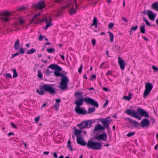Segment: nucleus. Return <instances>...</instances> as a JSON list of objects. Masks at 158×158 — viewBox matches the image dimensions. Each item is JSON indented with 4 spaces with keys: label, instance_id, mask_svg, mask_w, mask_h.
<instances>
[{
    "label": "nucleus",
    "instance_id": "f257e3e1",
    "mask_svg": "<svg viewBox=\"0 0 158 158\" xmlns=\"http://www.w3.org/2000/svg\"><path fill=\"white\" fill-rule=\"evenodd\" d=\"M77 143L83 146L87 145V147L89 149L94 150H99L102 148V145L100 143L94 142L93 141L89 140L87 143L83 140L81 136L77 137Z\"/></svg>",
    "mask_w": 158,
    "mask_h": 158
},
{
    "label": "nucleus",
    "instance_id": "f03ea898",
    "mask_svg": "<svg viewBox=\"0 0 158 158\" xmlns=\"http://www.w3.org/2000/svg\"><path fill=\"white\" fill-rule=\"evenodd\" d=\"M84 101H85V102L87 104L91 105L96 107H98L99 106L97 102L93 99L89 97H87L85 98H82L78 99V100H76L74 102V103L76 105V107H80L82 106Z\"/></svg>",
    "mask_w": 158,
    "mask_h": 158
},
{
    "label": "nucleus",
    "instance_id": "7ed1b4c3",
    "mask_svg": "<svg viewBox=\"0 0 158 158\" xmlns=\"http://www.w3.org/2000/svg\"><path fill=\"white\" fill-rule=\"evenodd\" d=\"M57 89L48 84H44L40 87V90H36V92L41 95H44L46 92L51 94H55Z\"/></svg>",
    "mask_w": 158,
    "mask_h": 158
},
{
    "label": "nucleus",
    "instance_id": "20e7f679",
    "mask_svg": "<svg viewBox=\"0 0 158 158\" xmlns=\"http://www.w3.org/2000/svg\"><path fill=\"white\" fill-rule=\"evenodd\" d=\"M126 120H128L129 121V123L130 124L132 125L134 128H138L141 126L142 127L144 128L145 127H148L150 125V122L149 120L146 118L143 119L141 121L140 124L136 121H135L132 119L127 118H126Z\"/></svg>",
    "mask_w": 158,
    "mask_h": 158
},
{
    "label": "nucleus",
    "instance_id": "39448f33",
    "mask_svg": "<svg viewBox=\"0 0 158 158\" xmlns=\"http://www.w3.org/2000/svg\"><path fill=\"white\" fill-rule=\"evenodd\" d=\"M48 68L56 70L54 72L55 76L57 77H61L62 78V75H64L60 73V71L62 70V68L56 64H51L48 67Z\"/></svg>",
    "mask_w": 158,
    "mask_h": 158
},
{
    "label": "nucleus",
    "instance_id": "423d86ee",
    "mask_svg": "<svg viewBox=\"0 0 158 158\" xmlns=\"http://www.w3.org/2000/svg\"><path fill=\"white\" fill-rule=\"evenodd\" d=\"M69 81L68 78L65 75H62L61 81L60 83L59 87L62 90L68 88V83Z\"/></svg>",
    "mask_w": 158,
    "mask_h": 158
},
{
    "label": "nucleus",
    "instance_id": "0eeeda50",
    "mask_svg": "<svg viewBox=\"0 0 158 158\" xmlns=\"http://www.w3.org/2000/svg\"><path fill=\"white\" fill-rule=\"evenodd\" d=\"M11 15V14L8 11L2 12L0 17L1 21L3 23H7L10 19L9 17Z\"/></svg>",
    "mask_w": 158,
    "mask_h": 158
},
{
    "label": "nucleus",
    "instance_id": "6e6552de",
    "mask_svg": "<svg viewBox=\"0 0 158 158\" xmlns=\"http://www.w3.org/2000/svg\"><path fill=\"white\" fill-rule=\"evenodd\" d=\"M93 122L91 120H87L83 121L77 125L80 128L83 129L84 128H90Z\"/></svg>",
    "mask_w": 158,
    "mask_h": 158
},
{
    "label": "nucleus",
    "instance_id": "1a4fd4ad",
    "mask_svg": "<svg viewBox=\"0 0 158 158\" xmlns=\"http://www.w3.org/2000/svg\"><path fill=\"white\" fill-rule=\"evenodd\" d=\"M125 113L131 116L134 117L139 120L141 119V116L139 115L136 111H132V109H128L126 111Z\"/></svg>",
    "mask_w": 158,
    "mask_h": 158
},
{
    "label": "nucleus",
    "instance_id": "9d476101",
    "mask_svg": "<svg viewBox=\"0 0 158 158\" xmlns=\"http://www.w3.org/2000/svg\"><path fill=\"white\" fill-rule=\"evenodd\" d=\"M153 85L151 83L147 82L146 83L145 90L143 93V97L144 98L147 97L150 91L153 88Z\"/></svg>",
    "mask_w": 158,
    "mask_h": 158
},
{
    "label": "nucleus",
    "instance_id": "9b49d317",
    "mask_svg": "<svg viewBox=\"0 0 158 158\" xmlns=\"http://www.w3.org/2000/svg\"><path fill=\"white\" fill-rule=\"evenodd\" d=\"M99 121L102 122L105 128L108 129L110 124L111 123L112 120L110 117H107L104 118H101Z\"/></svg>",
    "mask_w": 158,
    "mask_h": 158
},
{
    "label": "nucleus",
    "instance_id": "f8f14e48",
    "mask_svg": "<svg viewBox=\"0 0 158 158\" xmlns=\"http://www.w3.org/2000/svg\"><path fill=\"white\" fill-rule=\"evenodd\" d=\"M54 2H56L61 3H65V5L62 6L63 9L64 10L66 8L68 7L72 4V2L70 0H54Z\"/></svg>",
    "mask_w": 158,
    "mask_h": 158
},
{
    "label": "nucleus",
    "instance_id": "ddd939ff",
    "mask_svg": "<svg viewBox=\"0 0 158 158\" xmlns=\"http://www.w3.org/2000/svg\"><path fill=\"white\" fill-rule=\"evenodd\" d=\"M34 6L35 8L40 10L44 8L45 6L44 0H40L38 3L35 4L34 5Z\"/></svg>",
    "mask_w": 158,
    "mask_h": 158
},
{
    "label": "nucleus",
    "instance_id": "4468645a",
    "mask_svg": "<svg viewBox=\"0 0 158 158\" xmlns=\"http://www.w3.org/2000/svg\"><path fill=\"white\" fill-rule=\"evenodd\" d=\"M95 138L98 141L102 140L104 141H106L107 139V135L105 133H103L95 136Z\"/></svg>",
    "mask_w": 158,
    "mask_h": 158
},
{
    "label": "nucleus",
    "instance_id": "2eb2a0df",
    "mask_svg": "<svg viewBox=\"0 0 158 158\" xmlns=\"http://www.w3.org/2000/svg\"><path fill=\"white\" fill-rule=\"evenodd\" d=\"M75 112L79 114H85L87 112L85 110L83 109L81 107H75Z\"/></svg>",
    "mask_w": 158,
    "mask_h": 158
},
{
    "label": "nucleus",
    "instance_id": "dca6fc26",
    "mask_svg": "<svg viewBox=\"0 0 158 158\" xmlns=\"http://www.w3.org/2000/svg\"><path fill=\"white\" fill-rule=\"evenodd\" d=\"M137 111L142 116L144 117H149V114L143 109L141 108H139Z\"/></svg>",
    "mask_w": 158,
    "mask_h": 158
},
{
    "label": "nucleus",
    "instance_id": "f3484780",
    "mask_svg": "<svg viewBox=\"0 0 158 158\" xmlns=\"http://www.w3.org/2000/svg\"><path fill=\"white\" fill-rule=\"evenodd\" d=\"M118 63L120 66L121 70H124L125 69V66L126 64L124 60L122 59L120 57H118Z\"/></svg>",
    "mask_w": 158,
    "mask_h": 158
},
{
    "label": "nucleus",
    "instance_id": "a211bd4d",
    "mask_svg": "<svg viewBox=\"0 0 158 158\" xmlns=\"http://www.w3.org/2000/svg\"><path fill=\"white\" fill-rule=\"evenodd\" d=\"M147 14L150 19L152 21L154 20L156 15L153 13L152 11L148 10L147 11Z\"/></svg>",
    "mask_w": 158,
    "mask_h": 158
},
{
    "label": "nucleus",
    "instance_id": "6ab92c4d",
    "mask_svg": "<svg viewBox=\"0 0 158 158\" xmlns=\"http://www.w3.org/2000/svg\"><path fill=\"white\" fill-rule=\"evenodd\" d=\"M104 127L103 126L98 124L95 126L94 131H97L100 130H104Z\"/></svg>",
    "mask_w": 158,
    "mask_h": 158
},
{
    "label": "nucleus",
    "instance_id": "aec40b11",
    "mask_svg": "<svg viewBox=\"0 0 158 158\" xmlns=\"http://www.w3.org/2000/svg\"><path fill=\"white\" fill-rule=\"evenodd\" d=\"M42 13H38L37 14H35L34 16L31 19V22L32 23L34 22L35 20L36 19L37 20H39V17L41 15Z\"/></svg>",
    "mask_w": 158,
    "mask_h": 158
},
{
    "label": "nucleus",
    "instance_id": "412c9836",
    "mask_svg": "<svg viewBox=\"0 0 158 158\" xmlns=\"http://www.w3.org/2000/svg\"><path fill=\"white\" fill-rule=\"evenodd\" d=\"M20 46L19 40L17 39L15 42L14 46L15 50H18Z\"/></svg>",
    "mask_w": 158,
    "mask_h": 158
},
{
    "label": "nucleus",
    "instance_id": "4be33fe9",
    "mask_svg": "<svg viewBox=\"0 0 158 158\" xmlns=\"http://www.w3.org/2000/svg\"><path fill=\"white\" fill-rule=\"evenodd\" d=\"M45 20L46 21V25L48 27L52 26L53 25L51 23V22L52 21V19H51L50 18L49 19V21H48L47 19V18H45Z\"/></svg>",
    "mask_w": 158,
    "mask_h": 158
},
{
    "label": "nucleus",
    "instance_id": "5701e85b",
    "mask_svg": "<svg viewBox=\"0 0 158 158\" xmlns=\"http://www.w3.org/2000/svg\"><path fill=\"white\" fill-rule=\"evenodd\" d=\"M82 132V131L81 130L76 129L74 131V134L77 136H81L80 134Z\"/></svg>",
    "mask_w": 158,
    "mask_h": 158
},
{
    "label": "nucleus",
    "instance_id": "b1692460",
    "mask_svg": "<svg viewBox=\"0 0 158 158\" xmlns=\"http://www.w3.org/2000/svg\"><path fill=\"white\" fill-rule=\"evenodd\" d=\"M152 7L154 9L158 11V2H156L152 5Z\"/></svg>",
    "mask_w": 158,
    "mask_h": 158
},
{
    "label": "nucleus",
    "instance_id": "393cba45",
    "mask_svg": "<svg viewBox=\"0 0 158 158\" xmlns=\"http://www.w3.org/2000/svg\"><path fill=\"white\" fill-rule=\"evenodd\" d=\"M26 48H22V47L20 48V49L18 52L19 53V55L22 54H23L26 51Z\"/></svg>",
    "mask_w": 158,
    "mask_h": 158
},
{
    "label": "nucleus",
    "instance_id": "a878e982",
    "mask_svg": "<svg viewBox=\"0 0 158 158\" xmlns=\"http://www.w3.org/2000/svg\"><path fill=\"white\" fill-rule=\"evenodd\" d=\"M11 70L13 73V78L16 77L18 76V74L16 72V69H13Z\"/></svg>",
    "mask_w": 158,
    "mask_h": 158
},
{
    "label": "nucleus",
    "instance_id": "bb28decb",
    "mask_svg": "<svg viewBox=\"0 0 158 158\" xmlns=\"http://www.w3.org/2000/svg\"><path fill=\"white\" fill-rule=\"evenodd\" d=\"M108 33L109 34V37H110V42H112L113 41V38H114V35L110 31H108Z\"/></svg>",
    "mask_w": 158,
    "mask_h": 158
},
{
    "label": "nucleus",
    "instance_id": "cd10ccee",
    "mask_svg": "<svg viewBox=\"0 0 158 158\" xmlns=\"http://www.w3.org/2000/svg\"><path fill=\"white\" fill-rule=\"evenodd\" d=\"M95 108L94 107L89 108L87 112L88 114H90L95 111Z\"/></svg>",
    "mask_w": 158,
    "mask_h": 158
},
{
    "label": "nucleus",
    "instance_id": "c85d7f7f",
    "mask_svg": "<svg viewBox=\"0 0 158 158\" xmlns=\"http://www.w3.org/2000/svg\"><path fill=\"white\" fill-rule=\"evenodd\" d=\"M36 52V50L34 48H32L29 50H28L26 52L27 54H32Z\"/></svg>",
    "mask_w": 158,
    "mask_h": 158
},
{
    "label": "nucleus",
    "instance_id": "c756f323",
    "mask_svg": "<svg viewBox=\"0 0 158 158\" xmlns=\"http://www.w3.org/2000/svg\"><path fill=\"white\" fill-rule=\"evenodd\" d=\"M97 19L96 17H94L93 19V22L91 25V26H97Z\"/></svg>",
    "mask_w": 158,
    "mask_h": 158
},
{
    "label": "nucleus",
    "instance_id": "7c9ffc66",
    "mask_svg": "<svg viewBox=\"0 0 158 158\" xmlns=\"http://www.w3.org/2000/svg\"><path fill=\"white\" fill-rule=\"evenodd\" d=\"M145 28L144 26H141L140 27V32L142 34H145Z\"/></svg>",
    "mask_w": 158,
    "mask_h": 158
},
{
    "label": "nucleus",
    "instance_id": "2f4dec72",
    "mask_svg": "<svg viewBox=\"0 0 158 158\" xmlns=\"http://www.w3.org/2000/svg\"><path fill=\"white\" fill-rule=\"evenodd\" d=\"M69 14L70 15L74 14L76 12V11L73 7H72L71 9H70L69 11Z\"/></svg>",
    "mask_w": 158,
    "mask_h": 158
},
{
    "label": "nucleus",
    "instance_id": "473e14b6",
    "mask_svg": "<svg viewBox=\"0 0 158 158\" xmlns=\"http://www.w3.org/2000/svg\"><path fill=\"white\" fill-rule=\"evenodd\" d=\"M37 73L38 77L40 79H42L43 77V75L42 74L41 71L40 70H38Z\"/></svg>",
    "mask_w": 158,
    "mask_h": 158
},
{
    "label": "nucleus",
    "instance_id": "72a5a7b5",
    "mask_svg": "<svg viewBox=\"0 0 158 158\" xmlns=\"http://www.w3.org/2000/svg\"><path fill=\"white\" fill-rule=\"evenodd\" d=\"M143 20L145 22L147 25L148 26H151L150 23L148 22L147 19L145 17H143Z\"/></svg>",
    "mask_w": 158,
    "mask_h": 158
},
{
    "label": "nucleus",
    "instance_id": "f704fd0d",
    "mask_svg": "<svg viewBox=\"0 0 158 158\" xmlns=\"http://www.w3.org/2000/svg\"><path fill=\"white\" fill-rule=\"evenodd\" d=\"M135 131L130 132L127 134V136L128 137H130L132 135H133L135 134Z\"/></svg>",
    "mask_w": 158,
    "mask_h": 158
},
{
    "label": "nucleus",
    "instance_id": "c9c22d12",
    "mask_svg": "<svg viewBox=\"0 0 158 158\" xmlns=\"http://www.w3.org/2000/svg\"><path fill=\"white\" fill-rule=\"evenodd\" d=\"M46 50L48 52L51 53H52L54 50V48H47L46 49Z\"/></svg>",
    "mask_w": 158,
    "mask_h": 158
},
{
    "label": "nucleus",
    "instance_id": "e433bc0d",
    "mask_svg": "<svg viewBox=\"0 0 158 158\" xmlns=\"http://www.w3.org/2000/svg\"><path fill=\"white\" fill-rule=\"evenodd\" d=\"M82 95V94L80 92H76L75 94V96H79V97H80Z\"/></svg>",
    "mask_w": 158,
    "mask_h": 158
},
{
    "label": "nucleus",
    "instance_id": "4c0bfd02",
    "mask_svg": "<svg viewBox=\"0 0 158 158\" xmlns=\"http://www.w3.org/2000/svg\"><path fill=\"white\" fill-rule=\"evenodd\" d=\"M106 74L107 76L108 75H112L113 74L112 72V71L109 70L106 73Z\"/></svg>",
    "mask_w": 158,
    "mask_h": 158
},
{
    "label": "nucleus",
    "instance_id": "58836bf2",
    "mask_svg": "<svg viewBox=\"0 0 158 158\" xmlns=\"http://www.w3.org/2000/svg\"><path fill=\"white\" fill-rule=\"evenodd\" d=\"M138 28V26L136 25L135 26L132 27L131 28V30L132 31H135Z\"/></svg>",
    "mask_w": 158,
    "mask_h": 158
},
{
    "label": "nucleus",
    "instance_id": "ea45409f",
    "mask_svg": "<svg viewBox=\"0 0 158 158\" xmlns=\"http://www.w3.org/2000/svg\"><path fill=\"white\" fill-rule=\"evenodd\" d=\"M52 72L50 71V70L48 69H47L46 71V74L47 76H49L50 75L51 73H52Z\"/></svg>",
    "mask_w": 158,
    "mask_h": 158
},
{
    "label": "nucleus",
    "instance_id": "a19ab883",
    "mask_svg": "<svg viewBox=\"0 0 158 158\" xmlns=\"http://www.w3.org/2000/svg\"><path fill=\"white\" fill-rule=\"evenodd\" d=\"M92 44L93 46H94L96 43V40L95 39H93L92 40Z\"/></svg>",
    "mask_w": 158,
    "mask_h": 158
},
{
    "label": "nucleus",
    "instance_id": "79ce46f5",
    "mask_svg": "<svg viewBox=\"0 0 158 158\" xmlns=\"http://www.w3.org/2000/svg\"><path fill=\"white\" fill-rule=\"evenodd\" d=\"M83 64H81V66H80V67L78 69V71L79 73H81V72L82 70V69H83Z\"/></svg>",
    "mask_w": 158,
    "mask_h": 158
},
{
    "label": "nucleus",
    "instance_id": "37998d69",
    "mask_svg": "<svg viewBox=\"0 0 158 158\" xmlns=\"http://www.w3.org/2000/svg\"><path fill=\"white\" fill-rule=\"evenodd\" d=\"M19 53H18V52L16 53L13 54L12 55L11 58H14V57H15V56H19Z\"/></svg>",
    "mask_w": 158,
    "mask_h": 158
},
{
    "label": "nucleus",
    "instance_id": "c03bdc74",
    "mask_svg": "<svg viewBox=\"0 0 158 158\" xmlns=\"http://www.w3.org/2000/svg\"><path fill=\"white\" fill-rule=\"evenodd\" d=\"M113 26L114 24L113 23H111L109 24L108 27L110 29H112L113 28Z\"/></svg>",
    "mask_w": 158,
    "mask_h": 158
},
{
    "label": "nucleus",
    "instance_id": "a18cd8bd",
    "mask_svg": "<svg viewBox=\"0 0 158 158\" xmlns=\"http://www.w3.org/2000/svg\"><path fill=\"white\" fill-rule=\"evenodd\" d=\"M6 77L9 78H10L11 77V75L9 73H6L5 74Z\"/></svg>",
    "mask_w": 158,
    "mask_h": 158
},
{
    "label": "nucleus",
    "instance_id": "49530a36",
    "mask_svg": "<svg viewBox=\"0 0 158 158\" xmlns=\"http://www.w3.org/2000/svg\"><path fill=\"white\" fill-rule=\"evenodd\" d=\"M11 124L12 127L15 128L17 129V126L15 125V124L13 123H11Z\"/></svg>",
    "mask_w": 158,
    "mask_h": 158
},
{
    "label": "nucleus",
    "instance_id": "de8ad7c7",
    "mask_svg": "<svg viewBox=\"0 0 158 158\" xmlns=\"http://www.w3.org/2000/svg\"><path fill=\"white\" fill-rule=\"evenodd\" d=\"M152 68L153 69L156 71H158V68L156 66H152Z\"/></svg>",
    "mask_w": 158,
    "mask_h": 158
},
{
    "label": "nucleus",
    "instance_id": "09e8293b",
    "mask_svg": "<svg viewBox=\"0 0 158 158\" xmlns=\"http://www.w3.org/2000/svg\"><path fill=\"white\" fill-rule=\"evenodd\" d=\"M40 117L38 116L36 117L35 119V121L36 123H37L40 119Z\"/></svg>",
    "mask_w": 158,
    "mask_h": 158
},
{
    "label": "nucleus",
    "instance_id": "8fccbe9b",
    "mask_svg": "<svg viewBox=\"0 0 158 158\" xmlns=\"http://www.w3.org/2000/svg\"><path fill=\"white\" fill-rule=\"evenodd\" d=\"M105 62H102L101 64L100 65V68H105V67H104L103 66V65L105 64Z\"/></svg>",
    "mask_w": 158,
    "mask_h": 158
},
{
    "label": "nucleus",
    "instance_id": "3c124183",
    "mask_svg": "<svg viewBox=\"0 0 158 158\" xmlns=\"http://www.w3.org/2000/svg\"><path fill=\"white\" fill-rule=\"evenodd\" d=\"M123 98L127 100L128 101H129L131 99V98L128 96H124L123 97Z\"/></svg>",
    "mask_w": 158,
    "mask_h": 158
},
{
    "label": "nucleus",
    "instance_id": "603ef678",
    "mask_svg": "<svg viewBox=\"0 0 158 158\" xmlns=\"http://www.w3.org/2000/svg\"><path fill=\"white\" fill-rule=\"evenodd\" d=\"M19 23L20 24H22L23 23L24 20L23 19H20L18 21Z\"/></svg>",
    "mask_w": 158,
    "mask_h": 158
},
{
    "label": "nucleus",
    "instance_id": "864d4df0",
    "mask_svg": "<svg viewBox=\"0 0 158 158\" xmlns=\"http://www.w3.org/2000/svg\"><path fill=\"white\" fill-rule=\"evenodd\" d=\"M44 38V36H42L40 35L39 37V40L40 41H42Z\"/></svg>",
    "mask_w": 158,
    "mask_h": 158
},
{
    "label": "nucleus",
    "instance_id": "5fc2aeb1",
    "mask_svg": "<svg viewBox=\"0 0 158 158\" xmlns=\"http://www.w3.org/2000/svg\"><path fill=\"white\" fill-rule=\"evenodd\" d=\"M25 7L23 6H22L19 8L18 9V10H23V9H24L25 8Z\"/></svg>",
    "mask_w": 158,
    "mask_h": 158
},
{
    "label": "nucleus",
    "instance_id": "6e6d98bb",
    "mask_svg": "<svg viewBox=\"0 0 158 158\" xmlns=\"http://www.w3.org/2000/svg\"><path fill=\"white\" fill-rule=\"evenodd\" d=\"M96 75H95L94 74H93V75H92V76L91 77V80H92L93 79H95L96 78Z\"/></svg>",
    "mask_w": 158,
    "mask_h": 158
},
{
    "label": "nucleus",
    "instance_id": "4d7b16f0",
    "mask_svg": "<svg viewBox=\"0 0 158 158\" xmlns=\"http://www.w3.org/2000/svg\"><path fill=\"white\" fill-rule=\"evenodd\" d=\"M53 156L54 157L57 158V155L56 152H54L53 154Z\"/></svg>",
    "mask_w": 158,
    "mask_h": 158
},
{
    "label": "nucleus",
    "instance_id": "13d9d810",
    "mask_svg": "<svg viewBox=\"0 0 158 158\" xmlns=\"http://www.w3.org/2000/svg\"><path fill=\"white\" fill-rule=\"evenodd\" d=\"M71 145V141L70 140H69L68 141V144L67 147H68Z\"/></svg>",
    "mask_w": 158,
    "mask_h": 158
},
{
    "label": "nucleus",
    "instance_id": "bf43d9fd",
    "mask_svg": "<svg viewBox=\"0 0 158 158\" xmlns=\"http://www.w3.org/2000/svg\"><path fill=\"white\" fill-rule=\"evenodd\" d=\"M60 102L61 100L60 99H57L56 101V103H60Z\"/></svg>",
    "mask_w": 158,
    "mask_h": 158
},
{
    "label": "nucleus",
    "instance_id": "052dcab7",
    "mask_svg": "<svg viewBox=\"0 0 158 158\" xmlns=\"http://www.w3.org/2000/svg\"><path fill=\"white\" fill-rule=\"evenodd\" d=\"M67 148H68L70 150H71V151H72L73 150V148L71 146H69L68 147H67Z\"/></svg>",
    "mask_w": 158,
    "mask_h": 158
},
{
    "label": "nucleus",
    "instance_id": "680f3d73",
    "mask_svg": "<svg viewBox=\"0 0 158 158\" xmlns=\"http://www.w3.org/2000/svg\"><path fill=\"white\" fill-rule=\"evenodd\" d=\"M122 19L124 20L125 22H128V20L126 18H124L123 17H122Z\"/></svg>",
    "mask_w": 158,
    "mask_h": 158
},
{
    "label": "nucleus",
    "instance_id": "e2e57ef3",
    "mask_svg": "<svg viewBox=\"0 0 158 158\" xmlns=\"http://www.w3.org/2000/svg\"><path fill=\"white\" fill-rule=\"evenodd\" d=\"M54 107L55 108L56 110H57L59 108L58 106L56 105H54Z\"/></svg>",
    "mask_w": 158,
    "mask_h": 158
},
{
    "label": "nucleus",
    "instance_id": "0e129e2a",
    "mask_svg": "<svg viewBox=\"0 0 158 158\" xmlns=\"http://www.w3.org/2000/svg\"><path fill=\"white\" fill-rule=\"evenodd\" d=\"M14 135V133L12 132H9L8 133V135L9 136H10L11 135Z\"/></svg>",
    "mask_w": 158,
    "mask_h": 158
},
{
    "label": "nucleus",
    "instance_id": "69168bd1",
    "mask_svg": "<svg viewBox=\"0 0 158 158\" xmlns=\"http://www.w3.org/2000/svg\"><path fill=\"white\" fill-rule=\"evenodd\" d=\"M60 56L61 58V59H62L63 60H64L65 59L64 57V55H60Z\"/></svg>",
    "mask_w": 158,
    "mask_h": 158
},
{
    "label": "nucleus",
    "instance_id": "338daca9",
    "mask_svg": "<svg viewBox=\"0 0 158 158\" xmlns=\"http://www.w3.org/2000/svg\"><path fill=\"white\" fill-rule=\"evenodd\" d=\"M108 101L107 100H106V102L105 103V104H104V106L106 107V106L108 104Z\"/></svg>",
    "mask_w": 158,
    "mask_h": 158
},
{
    "label": "nucleus",
    "instance_id": "774afa93",
    "mask_svg": "<svg viewBox=\"0 0 158 158\" xmlns=\"http://www.w3.org/2000/svg\"><path fill=\"white\" fill-rule=\"evenodd\" d=\"M103 89L104 90L106 91H108V89L107 88L105 87H103Z\"/></svg>",
    "mask_w": 158,
    "mask_h": 158
}]
</instances>
